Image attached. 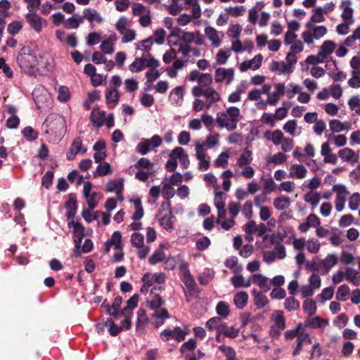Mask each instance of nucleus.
Returning a JSON list of instances; mask_svg holds the SVG:
<instances>
[{
	"mask_svg": "<svg viewBox=\"0 0 360 360\" xmlns=\"http://www.w3.org/2000/svg\"><path fill=\"white\" fill-rule=\"evenodd\" d=\"M17 62L22 72L29 75H34L37 69V57L30 46H25L20 50Z\"/></svg>",
	"mask_w": 360,
	"mask_h": 360,
	"instance_id": "nucleus-1",
	"label": "nucleus"
},
{
	"mask_svg": "<svg viewBox=\"0 0 360 360\" xmlns=\"http://www.w3.org/2000/svg\"><path fill=\"white\" fill-rule=\"evenodd\" d=\"M42 127L44 128L46 134L60 138L65 132L66 122L61 115L51 113L46 118Z\"/></svg>",
	"mask_w": 360,
	"mask_h": 360,
	"instance_id": "nucleus-2",
	"label": "nucleus"
},
{
	"mask_svg": "<svg viewBox=\"0 0 360 360\" xmlns=\"http://www.w3.org/2000/svg\"><path fill=\"white\" fill-rule=\"evenodd\" d=\"M240 110L236 107H230L226 112H218L217 115V122L219 127H225L229 131L236 128L238 122Z\"/></svg>",
	"mask_w": 360,
	"mask_h": 360,
	"instance_id": "nucleus-3",
	"label": "nucleus"
},
{
	"mask_svg": "<svg viewBox=\"0 0 360 360\" xmlns=\"http://www.w3.org/2000/svg\"><path fill=\"white\" fill-rule=\"evenodd\" d=\"M307 30L302 34L304 41L309 45L313 44L314 39H319L327 33V28L323 25H315L311 22L306 24Z\"/></svg>",
	"mask_w": 360,
	"mask_h": 360,
	"instance_id": "nucleus-4",
	"label": "nucleus"
},
{
	"mask_svg": "<svg viewBox=\"0 0 360 360\" xmlns=\"http://www.w3.org/2000/svg\"><path fill=\"white\" fill-rule=\"evenodd\" d=\"M164 304L165 300L158 294H155L150 301H148V306L154 311L153 317L156 319H169L170 317L167 309L161 307Z\"/></svg>",
	"mask_w": 360,
	"mask_h": 360,
	"instance_id": "nucleus-5",
	"label": "nucleus"
},
{
	"mask_svg": "<svg viewBox=\"0 0 360 360\" xmlns=\"http://www.w3.org/2000/svg\"><path fill=\"white\" fill-rule=\"evenodd\" d=\"M181 281L187 288V290L184 291V295L187 302H190L189 296H198L200 291L198 289L197 284L191 275L189 269H185L183 272Z\"/></svg>",
	"mask_w": 360,
	"mask_h": 360,
	"instance_id": "nucleus-6",
	"label": "nucleus"
},
{
	"mask_svg": "<svg viewBox=\"0 0 360 360\" xmlns=\"http://www.w3.org/2000/svg\"><path fill=\"white\" fill-rule=\"evenodd\" d=\"M274 320V325L271 326L270 333L272 338H275L279 336L281 331L285 328V321L283 314L281 311H276L271 316Z\"/></svg>",
	"mask_w": 360,
	"mask_h": 360,
	"instance_id": "nucleus-7",
	"label": "nucleus"
},
{
	"mask_svg": "<svg viewBox=\"0 0 360 360\" xmlns=\"http://www.w3.org/2000/svg\"><path fill=\"white\" fill-rule=\"evenodd\" d=\"M333 191L337 193L335 204L338 212H341L345 207L346 197L348 191L346 187L342 184H335L333 186Z\"/></svg>",
	"mask_w": 360,
	"mask_h": 360,
	"instance_id": "nucleus-8",
	"label": "nucleus"
},
{
	"mask_svg": "<svg viewBox=\"0 0 360 360\" xmlns=\"http://www.w3.org/2000/svg\"><path fill=\"white\" fill-rule=\"evenodd\" d=\"M25 19L30 26L37 33L42 30L43 23L46 24V20L36 13H28L25 15Z\"/></svg>",
	"mask_w": 360,
	"mask_h": 360,
	"instance_id": "nucleus-9",
	"label": "nucleus"
},
{
	"mask_svg": "<svg viewBox=\"0 0 360 360\" xmlns=\"http://www.w3.org/2000/svg\"><path fill=\"white\" fill-rule=\"evenodd\" d=\"M86 148L82 149V141L80 137H76L72 141L69 150L67 152L66 158L68 160H72L75 158L77 153L84 154Z\"/></svg>",
	"mask_w": 360,
	"mask_h": 360,
	"instance_id": "nucleus-10",
	"label": "nucleus"
},
{
	"mask_svg": "<svg viewBox=\"0 0 360 360\" xmlns=\"http://www.w3.org/2000/svg\"><path fill=\"white\" fill-rule=\"evenodd\" d=\"M251 283L259 286L262 292H266L270 289L268 278L260 274H254L249 276V285Z\"/></svg>",
	"mask_w": 360,
	"mask_h": 360,
	"instance_id": "nucleus-11",
	"label": "nucleus"
},
{
	"mask_svg": "<svg viewBox=\"0 0 360 360\" xmlns=\"http://www.w3.org/2000/svg\"><path fill=\"white\" fill-rule=\"evenodd\" d=\"M165 205L167 206L169 211L160 219V224L165 229L171 231L174 229L173 222L172 221V218L174 217L172 210V205L170 202L167 201V202H163L161 205V208H163Z\"/></svg>",
	"mask_w": 360,
	"mask_h": 360,
	"instance_id": "nucleus-12",
	"label": "nucleus"
},
{
	"mask_svg": "<svg viewBox=\"0 0 360 360\" xmlns=\"http://www.w3.org/2000/svg\"><path fill=\"white\" fill-rule=\"evenodd\" d=\"M65 207L68 210L66 216L68 219H74L77 209V195L75 193L68 195V200L65 203Z\"/></svg>",
	"mask_w": 360,
	"mask_h": 360,
	"instance_id": "nucleus-13",
	"label": "nucleus"
},
{
	"mask_svg": "<svg viewBox=\"0 0 360 360\" xmlns=\"http://www.w3.org/2000/svg\"><path fill=\"white\" fill-rule=\"evenodd\" d=\"M234 72L233 69L219 68L215 71L214 79L216 82H221L226 80V84H230L233 79Z\"/></svg>",
	"mask_w": 360,
	"mask_h": 360,
	"instance_id": "nucleus-14",
	"label": "nucleus"
},
{
	"mask_svg": "<svg viewBox=\"0 0 360 360\" xmlns=\"http://www.w3.org/2000/svg\"><path fill=\"white\" fill-rule=\"evenodd\" d=\"M285 94V86L283 84L277 83L275 84V91L269 94L267 103L270 105H276L280 99V97Z\"/></svg>",
	"mask_w": 360,
	"mask_h": 360,
	"instance_id": "nucleus-15",
	"label": "nucleus"
},
{
	"mask_svg": "<svg viewBox=\"0 0 360 360\" xmlns=\"http://www.w3.org/2000/svg\"><path fill=\"white\" fill-rule=\"evenodd\" d=\"M307 169L301 164H293L290 167L288 176L292 179H302L307 176Z\"/></svg>",
	"mask_w": 360,
	"mask_h": 360,
	"instance_id": "nucleus-16",
	"label": "nucleus"
},
{
	"mask_svg": "<svg viewBox=\"0 0 360 360\" xmlns=\"http://www.w3.org/2000/svg\"><path fill=\"white\" fill-rule=\"evenodd\" d=\"M338 259L334 254L328 255L321 262V272L323 274H326L329 272L330 269L338 264Z\"/></svg>",
	"mask_w": 360,
	"mask_h": 360,
	"instance_id": "nucleus-17",
	"label": "nucleus"
},
{
	"mask_svg": "<svg viewBox=\"0 0 360 360\" xmlns=\"http://www.w3.org/2000/svg\"><path fill=\"white\" fill-rule=\"evenodd\" d=\"M339 157L344 161L354 164L359 160V155L349 148H345L338 151Z\"/></svg>",
	"mask_w": 360,
	"mask_h": 360,
	"instance_id": "nucleus-18",
	"label": "nucleus"
},
{
	"mask_svg": "<svg viewBox=\"0 0 360 360\" xmlns=\"http://www.w3.org/2000/svg\"><path fill=\"white\" fill-rule=\"evenodd\" d=\"M184 96V88L182 86H179L171 91L169 99L172 103H174L178 106H181L183 103Z\"/></svg>",
	"mask_w": 360,
	"mask_h": 360,
	"instance_id": "nucleus-19",
	"label": "nucleus"
},
{
	"mask_svg": "<svg viewBox=\"0 0 360 360\" xmlns=\"http://www.w3.org/2000/svg\"><path fill=\"white\" fill-rule=\"evenodd\" d=\"M305 343L311 344V339L309 335L305 332H300L297 336L296 347L292 352L294 356L298 355L302 349V345Z\"/></svg>",
	"mask_w": 360,
	"mask_h": 360,
	"instance_id": "nucleus-20",
	"label": "nucleus"
},
{
	"mask_svg": "<svg viewBox=\"0 0 360 360\" xmlns=\"http://www.w3.org/2000/svg\"><path fill=\"white\" fill-rule=\"evenodd\" d=\"M269 69L272 72H277L278 74L290 73L292 72V67L288 65L285 61H272Z\"/></svg>",
	"mask_w": 360,
	"mask_h": 360,
	"instance_id": "nucleus-21",
	"label": "nucleus"
},
{
	"mask_svg": "<svg viewBox=\"0 0 360 360\" xmlns=\"http://www.w3.org/2000/svg\"><path fill=\"white\" fill-rule=\"evenodd\" d=\"M264 138L269 141H271L274 145L279 146L284 138L283 132L280 129H276L274 131H267L264 133Z\"/></svg>",
	"mask_w": 360,
	"mask_h": 360,
	"instance_id": "nucleus-22",
	"label": "nucleus"
},
{
	"mask_svg": "<svg viewBox=\"0 0 360 360\" xmlns=\"http://www.w3.org/2000/svg\"><path fill=\"white\" fill-rule=\"evenodd\" d=\"M350 0H344L341 2L340 7L343 9L341 18L347 22H351L353 19V8L351 7Z\"/></svg>",
	"mask_w": 360,
	"mask_h": 360,
	"instance_id": "nucleus-23",
	"label": "nucleus"
},
{
	"mask_svg": "<svg viewBox=\"0 0 360 360\" xmlns=\"http://www.w3.org/2000/svg\"><path fill=\"white\" fill-rule=\"evenodd\" d=\"M224 265L230 269L234 274H240L243 270V266L238 264V258L236 256L228 257Z\"/></svg>",
	"mask_w": 360,
	"mask_h": 360,
	"instance_id": "nucleus-24",
	"label": "nucleus"
},
{
	"mask_svg": "<svg viewBox=\"0 0 360 360\" xmlns=\"http://www.w3.org/2000/svg\"><path fill=\"white\" fill-rule=\"evenodd\" d=\"M328 325L326 319H323L319 316L313 317L311 319H307L304 322V326L310 327L314 329L325 328Z\"/></svg>",
	"mask_w": 360,
	"mask_h": 360,
	"instance_id": "nucleus-25",
	"label": "nucleus"
},
{
	"mask_svg": "<svg viewBox=\"0 0 360 360\" xmlns=\"http://www.w3.org/2000/svg\"><path fill=\"white\" fill-rule=\"evenodd\" d=\"M264 292H258L257 290H252V294L254 297V304L257 309L263 308L267 303L268 299Z\"/></svg>",
	"mask_w": 360,
	"mask_h": 360,
	"instance_id": "nucleus-26",
	"label": "nucleus"
},
{
	"mask_svg": "<svg viewBox=\"0 0 360 360\" xmlns=\"http://www.w3.org/2000/svg\"><path fill=\"white\" fill-rule=\"evenodd\" d=\"M105 117V111L97 110L96 108H93L91 113V122L96 127H101L103 124V120Z\"/></svg>",
	"mask_w": 360,
	"mask_h": 360,
	"instance_id": "nucleus-27",
	"label": "nucleus"
},
{
	"mask_svg": "<svg viewBox=\"0 0 360 360\" xmlns=\"http://www.w3.org/2000/svg\"><path fill=\"white\" fill-rule=\"evenodd\" d=\"M264 6L263 1H258L254 7L249 10V22L256 24L259 17V13Z\"/></svg>",
	"mask_w": 360,
	"mask_h": 360,
	"instance_id": "nucleus-28",
	"label": "nucleus"
},
{
	"mask_svg": "<svg viewBox=\"0 0 360 360\" xmlns=\"http://www.w3.org/2000/svg\"><path fill=\"white\" fill-rule=\"evenodd\" d=\"M83 19L86 18L89 22L96 21L101 23L103 21L102 17L94 9L85 8L83 11Z\"/></svg>",
	"mask_w": 360,
	"mask_h": 360,
	"instance_id": "nucleus-29",
	"label": "nucleus"
},
{
	"mask_svg": "<svg viewBox=\"0 0 360 360\" xmlns=\"http://www.w3.org/2000/svg\"><path fill=\"white\" fill-rule=\"evenodd\" d=\"M206 37L212 41L214 47H218L220 44V39L217 31L212 27H207L205 30Z\"/></svg>",
	"mask_w": 360,
	"mask_h": 360,
	"instance_id": "nucleus-30",
	"label": "nucleus"
},
{
	"mask_svg": "<svg viewBox=\"0 0 360 360\" xmlns=\"http://www.w3.org/2000/svg\"><path fill=\"white\" fill-rule=\"evenodd\" d=\"M233 302L238 309H243L248 303V293L243 291L237 292L234 296Z\"/></svg>",
	"mask_w": 360,
	"mask_h": 360,
	"instance_id": "nucleus-31",
	"label": "nucleus"
},
{
	"mask_svg": "<svg viewBox=\"0 0 360 360\" xmlns=\"http://www.w3.org/2000/svg\"><path fill=\"white\" fill-rule=\"evenodd\" d=\"M304 200L306 202L309 203L312 206V208L314 209L319 204L321 200V195L319 193L316 191H310L309 192L305 194Z\"/></svg>",
	"mask_w": 360,
	"mask_h": 360,
	"instance_id": "nucleus-32",
	"label": "nucleus"
},
{
	"mask_svg": "<svg viewBox=\"0 0 360 360\" xmlns=\"http://www.w3.org/2000/svg\"><path fill=\"white\" fill-rule=\"evenodd\" d=\"M112 172L110 165L107 162H101L96 167V171L94 172V176L97 177L99 176H105Z\"/></svg>",
	"mask_w": 360,
	"mask_h": 360,
	"instance_id": "nucleus-33",
	"label": "nucleus"
},
{
	"mask_svg": "<svg viewBox=\"0 0 360 360\" xmlns=\"http://www.w3.org/2000/svg\"><path fill=\"white\" fill-rule=\"evenodd\" d=\"M274 206L278 210L287 209L290 205V200L288 197L281 195L274 200Z\"/></svg>",
	"mask_w": 360,
	"mask_h": 360,
	"instance_id": "nucleus-34",
	"label": "nucleus"
},
{
	"mask_svg": "<svg viewBox=\"0 0 360 360\" xmlns=\"http://www.w3.org/2000/svg\"><path fill=\"white\" fill-rule=\"evenodd\" d=\"M133 203L135 212H134L131 218L134 221H138L143 217L144 214L142 202L140 198H136L133 200Z\"/></svg>",
	"mask_w": 360,
	"mask_h": 360,
	"instance_id": "nucleus-35",
	"label": "nucleus"
},
{
	"mask_svg": "<svg viewBox=\"0 0 360 360\" xmlns=\"http://www.w3.org/2000/svg\"><path fill=\"white\" fill-rule=\"evenodd\" d=\"M238 165L243 168L240 174L248 178V147L243 149V153L238 160Z\"/></svg>",
	"mask_w": 360,
	"mask_h": 360,
	"instance_id": "nucleus-36",
	"label": "nucleus"
},
{
	"mask_svg": "<svg viewBox=\"0 0 360 360\" xmlns=\"http://www.w3.org/2000/svg\"><path fill=\"white\" fill-rule=\"evenodd\" d=\"M147 58L143 56L141 58H136L134 61L129 65V70L131 72H139L146 67Z\"/></svg>",
	"mask_w": 360,
	"mask_h": 360,
	"instance_id": "nucleus-37",
	"label": "nucleus"
},
{
	"mask_svg": "<svg viewBox=\"0 0 360 360\" xmlns=\"http://www.w3.org/2000/svg\"><path fill=\"white\" fill-rule=\"evenodd\" d=\"M82 22H83V17L79 15H74L68 19L65 26L68 29H75L77 28Z\"/></svg>",
	"mask_w": 360,
	"mask_h": 360,
	"instance_id": "nucleus-38",
	"label": "nucleus"
},
{
	"mask_svg": "<svg viewBox=\"0 0 360 360\" xmlns=\"http://www.w3.org/2000/svg\"><path fill=\"white\" fill-rule=\"evenodd\" d=\"M266 231L267 229L265 224H260L258 226H256V224L254 221H249V233L255 231L259 236H263L266 234Z\"/></svg>",
	"mask_w": 360,
	"mask_h": 360,
	"instance_id": "nucleus-39",
	"label": "nucleus"
},
{
	"mask_svg": "<svg viewBox=\"0 0 360 360\" xmlns=\"http://www.w3.org/2000/svg\"><path fill=\"white\" fill-rule=\"evenodd\" d=\"M196 347L197 341L193 338H191L181 345L180 350L181 354L185 355L186 353L193 352Z\"/></svg>",
	"mask_w": 360,
	"mask_h": 360,
	"instance_id": "nucleus-40",
	"label": "nucleus"
},
{
	"mask_svg": "<svg viewBox=\"0 0 360 360\" xmlns=\"http://www.w3.org/2000/svg\"><path fill=\"white\" fill-rule=\"evenodd\" d=\"M216 311L221 318H226L230 314L229 305L226 302L221 301L217 304Z\"/></svg>",
	"mask_w": 360,
	"mask_h": 360,
	"instance_id": "nucleus-41",
	"label": "nucleus"
},
{
	"mask_svg": "<svg viewBox=\"0 0 360 360\" xmlns=\"http://www.w3.org/2000/svg\"><path fill=\"white\" fill-rule=\"evenodd\" d=\"M335 46L336 45L333 41L327 40L322 44L319 51L328 57L334 51Z\"/></svg>",
	"mask_w": 360,
	"mask_h": 360,
	"instance_id": "nucleus-42",
	"label": "nucleus"
},
{
	"mask_svg": "<svg viewBox=\"0 0 360 360\" xmlns=\"http://www.w3.org/2000/svg\"><path fill=\"white\" fill-rule=\"evenodd\" d=\"M222 320L219 316H215L210 319L205 323V327L209 330H216L218 332Z\"/></svg>",
	"mask_w": 360,
	"mask_h": 360,
	"instance_id": "nucleus-43",
	"label": "nucleus"
},
{
	"mask_svg": "<svg viewBox=\"0 0 360 360\" xmlns=\"http://www.w3.org/2000/svg\"><path fill=\"white\" fill-rule=\"evenodd\" d=\"M333 288H326L322 290V292L316 296L319 302H324L326 300H330L333 296Z\"/></svg>",
	"mask_w": 360,
	"mask_h": 360,
	"instance_id": "nucleus-44",
	"label": "nucleus"
},
{
	"mask_svg": "<svg viewBox=\"0 0 360 360\" xmlns=\"http://www.w3.org/2000/svg\"><path fill=\"white\" fill-rule=\"evenodd\" d=\"M136 151L141 155H146L151 150L152 148L149 144L148 139H143L136 146Z\"/></svg>",
	"mask_w": 360,
	"mask_h": 360,
	"instance_id": "nucleus-45",
	"label": "nucleus"
},
{
	"mask_svg": "<svg viewBox=\"0 0 360 360\" xmlns=\"http://www.w3.org/2000/svg\"><path fill=\"white\" fill-rule=\"evenodd\" d=\"M11 7V3L8 0L0 1V17L6 19L11 16L9 9Z\"/></svg>",
	"mask_w": 360,
	"mask_h": 360,
	"instance_id": "nucleus-46",
	"label": "nucleus"
},
{
	"mask_svg": "<svg viewBox=\"0 0 360 360\" xmlns=\"http://www.w3.org/2000/svg\"><path fill=\"white\" fill-rule=\"evenodd\" d=\"M349 288L344 284L340 285L336 292V299L340 301H346L348 298Z\"/></svg>",
	"mask_w": 360,
	"mask_h": 360,
	"instance_id": "nucleus-47",
	"label": "nucleus"
},
{
	"mask_svg": "<svg viewBox=\"0 0 360 360\" xmlns=\"http://www.w3.org/2000/svg\"><path fill=\"white\" fill-rule=\"evenodd\" d=\"M307 250L312 254L317 253L321 248L319 241L314 238L309 239L306 244Z\"/></svg>",
	"mask_w": 360,
	"mask_h": 360,
	"instance_id": "nucleus-48",
	"label": "nucleus"
},
{
	"mask_svg": "<svg viewBox=\"0 0 360 360\" xmlns=\"http://www.w3.org/2000/svg\"><path fill=\"white\" fill-rule=\"evenodd\" d=\"M165 257V254L162 250H155L151 257L149 258L148 262L150 264L155 265L158 262H162Z\"/></svg>",
	"mask_w": 360,
	"mask_h": 360,
	"instance_id": "nucleus-49",
	"label": "nucleus"
},
{
	"mask_svg": "<svg viewBox=\"0 0 360 360\" xmlns=\"http://www.w3.org/2000/svg\"><path fill=\"white\" fill-rule=\"evenodd\" d=\"M105 99L107 103H113L117 104L120 99V94L116 89L108 90L105 93Z\"/></svg>",
	"mask_w": 360,
	"mask_h": 360,
	"instance_id": "nucleus-50",
	"label": "nucleus"
},
{
	"mask_svg": "<svg viewBox=\"0 0 360 360\" xmlns=\"http://www.w3.org/2000/svg\"><path fill=\"white\" fill-rule=\"evenodd\" d=\"M283 130L294 136L296 135V129H297V122L295 120H288L283 127Z\"/></svg>",
	"mask_w": 360,
	"mask_h": 360,
	"instance_id": "nucleus-51",
	"label": "nucleus"
},
{
	"mask_svg": "<svg viewBox=\"0 0 360 360\" xmlns=\"http://www.w3.org/2000/svg\"><path fill=\"white\" fill-rule=\"evenodd\" d=\"M320 179L318 177L315 176L311 178V179L304 181L302 186L303 190L307 188L310 189L311 191H313L317 188L320 186Z\"/></svg>",
	"mask_w": 360,
	"mask_h": 360,
	"instance_id": "nucleus-52",
	"label": "nucleus"
},
{
	"mask_svg": "<svg viewBox=\"0 0 360 360\" xmlns=\"http://www.w3.org/2000/svg\"><path fill=\"white\" fill-rule=\"evenodd\" d=\"M22 134L28 141H34L38 136V132L30 126L26 127L22 130Z\"/></svg>",
	"mask_w": 360,
	"mask_h": 360,
	"instance_id": "nucleus-53",
	"label": "nucleus"
},
{
	"mask_svg": "<svg viewBox=\"0 0 360 360\" xmlns=\"http://www.w3.org/2000/svg\"><path fill=\"white\" fill-rule=\"evenodd\" d=\"M345 279L353 283L354 285H357L359 284L357 278H356V271L355 269L352 268H347L345 272Z\"/></svg>",
	"mask_w": 360,
	"mask_h": 360,
	"instance_id": "nucleus-54",
	"label": "nucleus"
},
{
	"mask_svg": "<svg viewBox=\"0 0 360 360\" xmlns=\"http://www.w3.org/2000/svg\"><path fill=\"white\" fill-rule=\"evenodd\" d=\"M22 28V24L21 22L15 20L8 25L7 31L8 32L14 36L17 34Z\"/></svg>",
	"mask_w": 360,
	"mask_h": 360,
	"instance_id": "nucleus-55",
	"label": "nucleus"
},
{
	"mask_svg": "<svg viewBox=\"0 0 360 360\" xmlns=\"http://www.w3.org/2000/svg\"><path fill=\"white\" fill-rule=\"evenodd\" d=\"M284 305L288 311H294L300 307V302L294 297H290L285 299Z\"/></svg>",
	"mask_w": 360,
	"mask_h": 360,
	"instance_id": "nucleus-56",
	"label": "nucleus"
},
{
	"mask_svg": "<svg viewBox=\"0 0 360 360\" xmlns=\"http://www.w3.org/2000/svg\"><path fill=\"white\" fill-rule=\"evenodd\" d=\"M302 307H303L304 311L310 316L315 314V312L316 311V303L312 300H306L303 302Z\"/></svg>",
	"mask_w": 360,
	"mask_h": 360,
	"instance_id": "nucleus-57",
	"label": "nucleus"
},
{
	"mask_svg": "<svg viewBox=\"0 0 360 360\" xmlns=\"http://www.w3.org/2000/svg\"><path fill=\"white\" fill-rule=\"evenodd\" d=\"M219 349L226 356V360H236V352L231 347L221 345Z\"/></svg>",
	"mask_w": 360,
	"mask_h": 360,
	"instance_id": "nucleus-58",
	"label": "nucleus"
},
{
	"mask_svg": "<svg viewBox=\"0 0 360 360\" xmlns=\"http://www.w3.org/2000/svg\"><path fill=\"white\" fill-rule=\"evenodd\" d=\"M132 246L141 248L143 245V236L139 233H134L131 236Z\"/></svg>",
	"mask_w": 360,
	"mask_h": 360,
	"instance_id": "nucleus-59",
	"label": "nucleus"
},
{
	"mask_svg": "<svg viewBox=\"0 0 360 360\" xmlns=\"http://www.w3.org/2000/svg\"><path fill=\"white\" fill-rule=\"evenodd\" d=\"M251 337L253 339L254 343L257 344V347L258 348L262 349L264 351H265L269 348L266 342L260 335H256V334H251Z\"/></svg>",
	"mask_w": 360,
	"mask_h": 360,
	"instance_id": "nucleus-60",
	"label": "nucleus"
},
{
	"mask_svg": "<svg viewBox=\"0 0 360 360\" xmlns=\"http://www.w3.org/2000/svg\"><path fill=\"white\" fill-rule=\"evenodd\" d=\"M351 110H355L357 115H360V98L358 96H352L348 101Z\"/></svg>",
	"mask_w": 360,
	"mask_h": 360,
	"instance_id": "nucleus-61",
	"label": "nucleus"
},
{
	"mask_svg": "<svg viewBox=\"0 0 360 360\" xmlns=\"http://www.w3.org/2000/svg\"><path fill=\"white\" fill-rule=\"evenodd\" d=\"M360 205V194L353 193L349 199V207L352 210H356Z\"/></svg>",
	"mask_w": 360,
	"mask_h": 360,
	"instance_id": "nucleus-62",
	"label": "nucleus"
},
{
	"mask_svg": "<svg viewBox=\"0 0 360 360\" xmlns=\"http://www.w3.org/2000/svg\"><path fill=\"white\" fill-rule=\"evenodd\" d=\"M211 241L207 236H203L198 239L195 243L196 249L200 251H203L208 248L210 245Z\"/></svg>",
	"mask_w": 360,
	"mask_h": 360,
	"instance_id": "nucleus-63",
	"label": "nucleus"
},
{
	"mask_svg": "<svg viewBox=\"0 0 360 360\" xmlns=\"http://www.w3.org/2000/svg\"><path fill=\"white\" fill-rule=\"evenodd\" d=\"M121 233L118 231H115L112 233V236L108 241L115 246V249L118 250L122 248V244H121Z\"/></svg>",
	"mask_w": 360,
	"mask_h": 360,
	"instance_id": "nucleus-64",
	"label": "nucleus"
}]
</instances>
